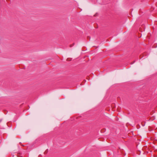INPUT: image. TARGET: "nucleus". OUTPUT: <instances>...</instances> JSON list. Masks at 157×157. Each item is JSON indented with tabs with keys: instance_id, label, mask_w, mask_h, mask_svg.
Returning <instances> with one entry per match:
<instances>
[{
	"instance_id": "nucleus-1",
	"label": "nucleus",
	"mask_w": 157,
	"mask_h": 157,
	"mask_svg": "<svg viewBox=\"0 0 157 157\" xmlns=\"http://www.w3.org/2000/svg\"><path fill=\"white\" fill-rule=\"evenodd\" d=\"M72 45H70V47H72Z\"/></svg>"
}]
</instances>
